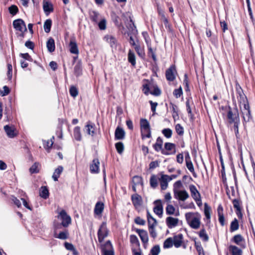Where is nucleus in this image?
<instances>
[{
  "label": "nucleus",
  "mask_w": 255,
  "mask_h": 255,
  "mask_svg": "<svg viewBox=\"0 0 255 255\" xmlns=\"http://www.w3.org/2000/svg\"><path fill=\"white\" fill-rule=\"evenodd\" d=\"M147 218L148 221V227L156 226L157 225V221L150 214L148 210H147Z\"/></svg>",
  "instance_id": "c756f323"
},
{
  "label": "nucleus",
  "mask_w": 255,
  "mask_h": 255,
  "mask_svg": "<svg viewBox=\"0 0 255 255\" xmlns=\"http://www.w3.org/2000/svg\"><path fill=\"white\" fill-rule=\"evenodd\" d=\"M160 251L159 245L154 246L150 250L149 255H158Z\"/></svg>",
  "instance_id": "8fccbe9b"
},
{
  "label": "nucleus",
  "mask_w": 255,
  "mask_h": 255,
  "mask_svg": "<svg viewBox=\"0 0 255 255\" xmlns=\"http://www.w3.org/2000/svg\"><path fill=\"white\" fill-rule=\"evenodd\" d=\"M158 178L155 175H152L150 178V185L153 188H155L158 185Z\"/></svg>",
  "instance_id": "c9c22d12"
},
{
  "label": "nucleus",
  "mask_w": 255,
  "mask_h": 255,
  "mask_svg": "<svg viewBox=\"0 0 255 255\" xmlns=\"http://www.w3.org/2000/svg\"><path fill=\"white\" fill-rule=\"evenodd\" d=\"M74 74L76 76H79L82 74V69L81 64L77 63L74 68Z\"/></svg>",
  "instance_id": "79ce46f5"
},
{
  "label": "nucleus",
  "mask_w": 255,
  "mask_h": 255,
  "mask_svg": "<svg viewBox=\"0 0 255 255\" xmlns=\"http://www.w3.org/2000/svg\"><path fill=\"white\" fill-rule=\"evenodd\" d=\"M186 110L188 114L189 117H190L191 119H192L193 117V115L192 113L191 108L190 105V100L189 99L187 100L186 102Z\"/></svg>",
  "instance_id": "4d7b16f0"
},
{
  "label": "nucleus",
  "mask_w": 255,
  "mask_h": 255,
  "mask_svg": "<svg viewBox=\"0 0 255 255\" xmlns=\"http://www.w3.org/2000/svg\"><path fill=\"white\" fill-rule=\"evenodd\" d=\"M13 26L16 30L19 31H27L24 21L21 19H17L13 21Z\"/></svg>",
  "instance_id": "9d476101"
},
{
  "label": "nucleus",
  "mask_w": 255,
  "mask_h": 255,
  "mask_svg": "<svg viewBox=\"0 0 255 255\" xmlns=\"http://www.w3.org/2000/svg\"><path fill=\"white\" fill-rule=\"evenodd\" d=\"M9 12L10 14L14 15H15L18 11V7L15 5H12L8 8Z\"/></svg>",
  "instance_id": "0e129e2a"
},
{
  "label": "nucleus",
  "mask_w": 255,
  "mask_h": 255,
  "mask_svg": "<svg viewBox=\"0 0 255 255\" xmlns=\"http://www.w3.org/2000/svg\"><path fill=\"white\" fill-rule=\"evenodd\" d=\"M109 231L107 228L106 223L103 222L98 231V241L102 243L105 238L108 236Z\"/></svg>",
  "instance_id": "7ed1b4c3"
},
{
  "label": "nucleus",
  "mask_w": 255,
  "mask_h": 255,
  "mask_svg": "<svg viewBox=\"0 0 255 255\" xmlns=\"http://www.w3.org/2000/svg\"><path fill=\"white\" fill-rule=\"evenodd\" d=\"M168 153V155L174 154L176 152L175 144L170 142H166L163 148Z\"/></svg>",
  "instance_id": "6ab92c4d"
},
{
  "label": "nucleus",
  "mask_w": 255,
  "mask_h": 255,
  "mask_svg": "<svg viewBox=\"0 0 255 255\" xmlns=\"http://www.w3.org/2000/svg\"><path fill=\"white\" fill-rule=\"evenodd\" d=\"M125 132L124 129L118 127L115 132V138L116 140H122L125 138Z\"/></svg>",
  "instance_id": "aec40b11"
},
{
  "label": "nucleus",
  "mask_w": 255,
  "mask_h": 255,
  "mask_svg": "<svg viewBox=\"0 0 255 255\" xmlns=\"http://www.w3.org/2000/svg\"><path fill=\"white\" fill-rule=\"evenodd\" d=\"M211 208L208 205L207 203H205L204 205V214L207 219H210Z\"/></svg>",
  "instance_id": "603ef678"
},
{
  "label": "nucleus",
  "mask_w": 255,
  "mask_h": 255,
  "mask_svg": "<svg viewBox=\"0 0 255 255\" xmlns=\"http://www.w3.org/2000/svg\"><path fill=\"white\" fill-rule=\"evenodd\" d=\"M176 72V67L174 65H171L165 72L166 79L169 81H173L175 79V73Z\"/></svg>",
  "instance_id": "9b49d317"
},
{
  "label": "nucleus",
  "mask_w": 255,
  "mask_h": 255,
  "mask_svg": "<svg viewBox=\"0 0 255 255\" xmlns=\"http://www.w3.org/2000/svg\"><path fill=\"white\" fill-rule=\"evenodd\" d=\"M63 227L62 223L54 222V233L58 232V231L62 229Z\"/></svg>",
  "instance_id": "338daca9"
},
{
  "label": "nucleus",
  "mask_w": 255,
  "mask_h": 255,
  "mask_svg": "<svg viewBox=\"0 0 255 255\" xmlns=\"http://www.w3.org/2000/svg\"><path fill=\"white\" fill-rule=\"evenodd\" d=\"M70 51L71 53L78 54L79 53L77 45L74 41H71L69 44Z\"/></svg>",
  "instance_id": "473e14b6"
},
{
  "label": "nucleus",
  "mask_w": 255,
  "mask_h": 255,
  "mask_svg": "<svg viewBox=\"0 0 255 255\" xmlns=\"http://www.w3.org/2000/svg\"><path fill=\"white\" fill-rule=\"evenodd\" d=\"M74 137L77 141H81L82 139V135L80 131V128L78 126L76 127L73 131Z\"/></svg>",
  "instance_id": "7c9ffc66"
},
{
  "label": "nucleus",
  "mask_w": 255,
  "mask_h": 255,
  "mask_svg": "<svg viewBox=\"0 0 255 255\" xmlns=\"http://www.w3.org/2000/svg\"><path fill=\"white\" fill-rule=\"evenodd\" d=\"M128 61L132 66L136 64L135 54L131 50H129L128 53Z\"/></svg>",
  "instance_id": "f704fd0d"
},
{
  "label": "nucleus",
  "mask_w": 255,
  "mask_h": 255,
  "mask_svg": "<svg viewBox=\"0 0 255 255\" xmlns=\"http://www.w3.org/2000/svg\"><path fill=\"white\" fill-rule=\"evenodd\" d=\"M51 25L52 20L50 19L46 20L43 25V28L46 33H49L50 31Z\"/></svg>",
  "instance_id": "ea45409f"
},
{
  "label": "nucleus",
  "mask_w": 255,
  "mask_h": 255,
  "mask_svg": "<svg viewBox=\"0 0 255 255\" xmlns=\"http://www.w3.org/2000/svg\"><path fill=\"white\" fill-rule=\"evenodd\" d=\"M156 206L153 208L155 214L161 217L163 214V206L160 200H157L154 202Z\"/></svg>",
  "instance_id": "2eb2a0df"
},
{
  "label": "nucleus",
  "mask_w": 255,
  "mask_h": 255,
  "mask_svg": "<svg viewBox=\"0 0 255 255\" xmlns=\"http://www.w3.org/2000/svg\"><path fill=\"white\" fill-rule=\"evenodd\" d=\"M101 249L102 255H115L113 245L109 240L101 245Z\"/></svg>",
  "instance_id": "f03ea898"
},
{
  "label": "nucleus",
  "mask_w": 255,
  "mask_h": 255,
  "mask_svg": "<svg viewBox=\"0 0 255 255\" xmlns=\"http://www.w3.org/2000/svg\"><path fill=\"white\" fill-rule=\"evenodd\" d=\"M173 239L172 238H167L164 242L163 248L168 249L171 248L173 245Z\"/></svg>",
  "instance_id": "c03bdc74"
},
{
  "label": "nucleus",
  "mask_w": 255,
  "mask_h": 255,
  "mask_svg": "<svg viewBox=\"0 0 255 255\" xmlns=\"http://www.w3.org/2000/svg\"><path fill=\"white\" fill-rule=\"evenodd\" d=\"M63 171V167L62 166H59L57 168L55 169L52 175V178L55 181H58V179Z\"/></svg>",
  "instance_id": "a878e982"
},
{
  "label": "nucleus",
  "mask_w": 255,
  "mask_h": 255,
  "mask_svg": "<svg viewBox=\"0 0 255 255\" xmlns=\"http://www.w3.org/2000/svg\"><path fill=\"white\" fill-rule=\"evenodd\" d=\"M232 241L236 244L240 245L241 243L244 241V238L241 235L238 234L233 237Z\"/></svg>",
  "instance_id": "09e8293b"
},
{
  "label": "nucleus",
  "mask_w": 255,
  "mask_h": 255,
  "mask_svg": "<svg viewBox=\"0 0 255 255\" xmlns=\"http://www.w3.org/2000/svg\"><path fill=\"white\" fill-rule=\"evenodd\" d=\"M69 232L67 229H64L63 231L59 232V233L55 232L54 233V237L60 240H66L69 238Z\"/></svg>",
  "instance_id": "412c9836"
},
{
  "label": "nucleus",
  "mask_w": 255,
  "mask_h": 255,
  "mask_svg": "<svg viewBox=\"0 0 255 255\" xmlns=\"http://www.w3.org/2000/svg\"><path fill=\"white\" fill-rule=\"evenodd\" d=\"M100 161L98 158H95L92 160L90 165V171L91 173L97 174L99 172Z\"/></svg>",
  "instance_id": "ddd939ff"
},
{
  "label": "nucleus",
  "mask_w": 255,
  "mask_h": 255,
  "mask_svg": "<svg viewBox=\"0 0 255 255\" xmlns=\"http://www.w3.org/2000/svg\"><path fill=\"white\" fill-rule=\"evenodd\" d=\"M158 180L160 182L161 190H165L167 188L168 182H169L168 175L162 174L160 178H158Z\"/></svg>",
  "instance_id": "dca6fc26"
},
{
  "label": "nucleus",
  "mask_w": 255,
  "mask_h": 255,
  "mask_svg": "<svg viewBox=\"0 0 255 255\" xmlns=\"http://www.w3.org/2000/svg\"><path fill=\"white\" fill-rule=\"evenodd\" d=\"M186 165L188 169L193 174L194 177H196L197 175L194 171V166L192 161H187Z\"/></svg>",
  "instance_id": "49530a36"
},
{
  "label": "nucleus",
  "mask_w": 255,
  "mask_h": 255,
  "mask_svg": "<svg viewBox=\"0 0 255 255\" xmlns=\"http://www.w3.org/2000/svg\"><path fill=\"white\" fill-rule=\"evenodd\" d=\"M229 250L232 255H242V250L235 246H230Z\"/></svg>",
  "instance_id": "2f4dec72"
},
{
  "label": "nucleus",
  "mask_w": 255,
  "mask_h": 255,
  "mask_svg": "<svg viewBox=\"0 0 255 255\" xmlns=\"http://www.w3.org/2000/svg\"><path fill=\"white\" fill-rule=\"evenodd\" d=\"M239 224L238 220L235 218L234 220L231 222L230 225V230L231 232H233L239 229Z\"/></svg>",
  "instance_id": "72a5a7b5"
},
{
  "label": "nucleus",
  "mask_w": 255,
  "mask_h": 255,
  "mask_svg": "<svg viewBox=\"0 0 255 255\" xmlns=\"http://www.w3.org/2000/svg\"><path fill=\"white\" fill-rule=\"evenodd\" d=\"M163 142L162 138L160 137H158L156 142L153 145V147L156 151H161L162 154L168 155V153L162 147Z\"/></svg>",
  "instance_id": "6e6552de"
},
{
  "label": "nucleus",
  "mask_w": 255,
  "mask_h": 255,
  "mask_svg": "<svg viewBox=\"0 0 255 255\" xmlns=\"http://www.w3.org/2000/svg\"><path fill=\"white\" fill-rule=\"evenodd\" d=\"M173 94L174 97L176 98H179L183 94L182 88L180 87L178 89H175L174 90Z\"/></svg>",
  "instance_id": "680f3d73"
},
{
  "label": "nucleus",
  "mask_w": 255,
  "mask_h": 255,
  "mask_svg": "<svg viewBox=\"0 0 255 255\" xmlns=\"http://www.w3.org/2000/svg\"><path fill=\"white\" fill-rule=\"evenodd\" d=\"M134 49L139 57H142L144 56L143 48L141 47L138 44L134 46Z\"/></svg>",
  "instance_id": "a18cd8bd"
},
{
  "label": "nucleus",
  "mask_w": 255,
  "mask_h": 255,
  "mask_svg": "<svg viewBox=\"0 0 255 255\" xmlns=\"http://www.w3.org/2000/svg\"><path fill=\"white\" fill-rule=\"evenodd\" d=\"M236 90L237 94V98L239 102L243 105L247 104L248 102L247 99L245 94L244 93L243 90L241 87L238 84L236 86Z\"/></svg>",
  "instance_id": "0eeeda50"
},
{
  "label": "nucleus",
  "mask_w": 255,
  "mask_h": 255,
  "mask_svg": "<svg viewBox=\"0 0 255 255\" xmlns=\"http://www.w3.org/2000/svg\"><path fill=\"white\" fill-rule=\"evenodd\" d=\"M179 220L172 217H168L166 219L167 226L170 229L176 227L178 223Z\"/></svg>",
  "instance_id": "5701e85b"
},
{
  "label": "nucleus",
  "mask_w": 255,
  "mask_h": 255,
  "mask_svg": "<svg viewBox=\"0 0 255 255\" xmlns=\"http://www.w3.org/2000/svg\"><path fill=\"white\" fill-rule=\"evenodd\" d=\"M46 46L49 52H52L55 50V41L53 38H50L46 43Z\"/></svg>",
  "instance_id": "bb28decb"
},
{
  "label": "nucleus",
  "mask_w": 255,
  "mask_h": 255,
  "mask_svg": "<svg viewBox=\"0 0 255 255\" xmlns=\"http://www.w3.org/2000/svg\"><path fill=\"white\" fill-rule=\"evenodd\" d=\"M174 197L179 201H184L189 197V195L185 190H175Z\"/></svg>",
  "instance_id": "1a4fd4ad"
},
{
  "label": "nucleus",
  "mask_w": 255,
  "mask_h": 255,
  "mask_svg": "<svg viewBox=\"0 0 255 255\" xmlns=\"http://www.w3.org/2000/svg\"><path fill=\"white\" fill-rule=\"evenodd\" d=\"M175 212V208L172 205H168L166 208V212L167 215H173Z\"/></svg>",
  "instance_id": "e2e57ef3"
},
{
  "label": "nucleus",
  "mask_w": 255,
  "mask_h": 255,
  "mask_svg": "<svg viewBox=\"0 0 255 255\" xmlns=\"http://www.w3.org/2000/svg\"><path fill=\"white\" fill-rule=\"evenodd\" d=\"M199 236L204 242H207L209 240V237L206 233V230L204 228L202 229L199 232Z\"/></svg>",
  "instance_id": "58836bf2"
},
{
  "label": "nucleus",
  "mask_w": 255,
  "mask_h": 255,
  "mask_svg": "<svg viewBox=\"0 0 255 255\" xmlns=\"http://www.w3.org/2000/svg\"><path fill=\"white\" fill-rule=\"evenodd\" d=\"M195 246L196 250L198 253L199 255H201V253H203V255H205V254L204 253L203 249L200 243H195Z\"/></svg>",
  "instance_id": "774afa93"
},
{
  "label": "nucleus",
  "mask_w": 255,
  "mask_h": 255,
  "mask_svg": "<svg viewBox=\"0 0 255 255\" xmlns=\"http://www.w3.org/2000/svg\"><path fill=\"white\" fill-rule=\"evenodd\" d=\"M140 130L144 129L150 128V125L148 121L145 119H141L140 120Z\"/></svg>",
  "instance_id": "e433bc0d"
},
{
  "label": "nucleus",
  "mask_w": 255,
  "mask_h": 255,
  "mask_svg": "<svg viewBox=\"0 0 255 255\" xmlns=\"http://www.w3.org/2000/svg\"><path fill=\"white\" fill-rule=\"evenodd\" d=\"M185 218L188 224L192 229H198L200 227L201 216L198 213H187Z\"/></svg>",
  "instance_id": "f257e3e1"
},
{
  "label": "nucleus",
  "mask_w": 255,
  "mask_h": 255,
  "mask_svg": "<svg viewBox=\"0 0 255 255\" xmlns=\"http://www.w3.org/2000/svg\"><path fill=\"white\" fill-rule=\"evenodd\" d=\"M243 118L245 123L250 122L252 119L250 106L248 103L244 104L243 108L242 109Z\"/></svg>",
  "instance_id": "423d86ee"
},
{
  "label": "nucleus",
  "mask_w": 255,
  "mask_h": 255,
  "mask_svg": "<svg viewBox=\"0 0 255 255\" xmlns=\"http://www.w3.org/2000/svg\"><path fill=\"white\" fill-rule=\"evenodd\" d=\"M104 39L110 44L112 48H117L118 42L115 37L111 35H107L104 37Z\"/></svg>",
  "instance_id": "f3484780"
},
{
  "label": "nucleus",
  "mask_w": 255,
  "mask_h": 255,
  "mask_svg": "<svg viewBox=\"0 0 255 255\" xmlns=\"http://www.w3.org/2000/svg\"><path fill=\"white\" fill-rule=\"evenodd\" d=\"M43 8L46 14L53 11V5L48 1H44Z\"/></svg>",
  "instance_id": "393cba45"
},
{
  "label": "nucleus",
  "mask_w": 255,
  "mask_h": 255,
  "mask_svg": "<svg viewBox=\"0 0 255 255\" xmlns=\"http://www.w3.org/2000/svg\"><path fill=\"white\" fill-rule=\"evenodd\" d=\"M153 91H151L150 92V93L151 95H154V96H159L161 94V91L159 89V88L157 87V86H156V85L154 86L153 87Z\"/></svg>",
  "instance_id": "052dcab7"
},
{
  "label": "nucleus",
  "mask_w": 255,
  "mask_h": 255,
  "mask_svg": "<svg viewBox=\"0 0 255 255\" xmlns=\"http://www.w3.org/2000/svg\"><path fill=\"white\" fill-rule=\"evenodd\" d=\"M4 129L9 137L12 138L15 136L14 128L12 127L6 125L4 127Z\"/></svg>",
  "instance_id": "cd10ccee"
},
{
  "label": "nucleus",
  "mask_w": 255,
  "mask_h": 255,
  "mask_svg": "<svg viewBox=\"0 0 255 255\" xmlns=\"http://www.w3.org/2000/svg\"><path fill=\"white\" fill-rule=\"evenodd\" d=\"M91 19L95 22H97L99 19V13L96 11H92L90 13Z\"/></svg>",
  "instance_id": "de8ad7c7"
},
{
  "label": "nucleus",
  "mask_w": 255,
  "mask_h": 255,
  "mask_svg": "<svg viewBox=\"0 0 255 255\" xmlns=\"http://www.w3.org/2000/svg\"><path fill=\"white\" fill-rule=\"evenodd\" d=\"M104 209V204L101 202H98L95 205L94 209V213L96 215H100L103 212Z\"/></svg>",
  "instance_id": "b1692460"
},
{
  "label": "nucleus",
  "mask_w": 255,
  "mask_h": 255,
  "mask_svg": "<svg viewBox=\"0 0 255 255\" xmlns=\"http://www.w3.org/2000/svg\"><path fill=\"white\" fill-rule=\"evenodd\" d=\"M40 196L46 199L49 197V191L46 186H42L40 190Z\"/></svg>",
  "instance_id": "4c0bfd02"
},
{
  "label": "nucleus",
  "mask_w": 255,
  "mask_h": 255,
  "mask_svg": "<svg viewBox=\"0 0 255 255\" xmlns=\"http://www.w3.org/2000/svg\"><path fill=\"white\" fill-rule=\"evenodd\" d=\"M116 148L119 154H122L124 150V145L123 142H118L115 144Z\"/></svg>",
  "instance_id": "3c124183"
},
{
  "label": "nucleus",
  "mask_w": 255,
  "mask_h": 255,
  "mask_svg": "<svg viewBox=\"0 0 255 255\" xmlns=\"http://www.w3.org/2000/svg\"><path fill=\"white\" fill-rule=\"evenodd\" d=\"M58 218L61 221L64 228H66L71 223V218L64 210L61 211L58 216Z\"/></svg>",
  "instance_id": "39448f33"
},
{
  "label": "nucleus",
  "mask_w": 255,
  "mask_h": 255,
  "mask_svg": "<svg viewBox=\"0 0 255 255\" xmlns=\"http://www.w3.org/2000/svg\"><path fill=\"white\" fill-rule=\"evenodd\" d=\"M132 188L134 192H136V188L137 186H140L142 188L143 181L142 178L140 176L137 175L133 176L132 180Z\"/></svg>",
  "instance_id": "4468645a"
},
{
  "label": "nucleus",
  "mask_w": 255,
  "mask_h": 255,
  "mask_svg": "<svg viewBox=\"0 0 255 255\" xmlns=\"http://www.w3.org/2000/svg\"><path fill=\"white\" fill-rule=\"evenodd\" d=\"M141 135L142 139H144L145 137L150 138L151 136L150 128L141 130Z\"/></svg>",
  "instance_id": "a19ab883"
},
{
  "label": "nucleus",
  "mask_w": 255,
  "mask_h": 255,
  "mask_svg": "<svg viewBox=\"0 0 255 255\" xmlns=\"http://www.w3.org/2000/svg\"><path fill=\"white\" fill-rule=\"evenodd\" d=\"M227 118L229 124H233V123L240 120L239 115L237 109H235L233 112L230 107H228L227 112Z\"/></svg>",
  "instance_id": "20e7f679"
},
{
  "label": "nucleus",
  "mask_w": 255,
  "mask_h": 255,
  "mask_svg": "<svg viewBox=\"0 0 255 255\" xmlns=\"http://www.w3.org/2000/svg\"><path fill=\"white\" fill-rule=\"evenodd\" d=\"M189 189L191 193V195L195 201H200L201 197V195L196 186L193 184L190 185Z\"/></svg>",
  "instance_id": "f8f14e48"
},
{
  "label": "nucleus",
  "mask_w": 255,
  "mask_h": 255,
  "mask_svg": "<svg viewBox=\"0 0 255 255\" xmlns=\"http://www.w3.org/2000/svg\"><path fill=\"white\" fill-rule=\"evenodd\" d=\"M85 129L86 131V132L89 134L91 135L92 136H93L95 133L94 131V126L89 124H88L85 126Z\"/></svg>",
  "instance_id": "37998d69"
},
{
  "label": "nucleus",
  "mask_w": 255,
  "mask_h": 255,
  "mask_svg": "<svg viewBox=\"0 0 255 255\" xmlns=\"http://www.w3.org/2000/svg\"><path fill=\"white\" fill-rule=\"evenodd\" d=\"M129 239H130V242L131 244H134L137 246H139V241H138L137 237L135 235H130L129 237Z\"/></svg>",
  "instance_id": "13d9d810"
},
{
  "label": "nucleus",
  "mask_w": 255,
  "mask_h": 255,
  "mask_svg": "<svg viewBox=\"0 0 255 255\" xmlns=\"http://www.w3.org/2000/svg\"><path fill=\"white\" fill-rule=\"evenodd\" d=\"M172 239L174 246L178 248L181 246L183 243V236L182 234H179L174 236Z\"/></svg>",
  "instance_id": "4be33fe9"
},
{
  "label": "nucleus",
  "mask_w": 255,
  "mask_h": 255,
  "mask_svg": "<svg viewBox=\"0 0 255 255\" xmlns=\"http://www.w3.org/2000/svg\"><path fill=\"white\" fill-rule=\"evenodd\" d=\"M175 130L177 133L179 135H182L184 134V128L179 124L175 126Z\"/></svg>",
  "instance_id": "bf43d9fd"
},
{
  "label": "nucleus",
  "mask_w": 255,
  "mask_h": 255,
  "mask_svg": "<svg viewBox=\"0 0 255 255\" xmlns=\"http://www.w3.org/2000/svg\"><path fill=\"white\" fill-rule=\"evenodd\" d=\"M155 226H151L148 227V230H149V232L150 235L151 237H152L154 239L157 236V233L155 230Z\"/></svg>",
  "instance_id": "69168bd1"
},
{
  "label": "nucleus",
  "mask_w": 255,
  "mask_h": 255,
  "mask_svg": "<svg viewBox=\"0 0 255 255\" xmlns=\"http://www.w3.org/2000/svg\"><path fill=\"white\" fill-rule=\"evenodd\" d=\"M135 231L138 234L143 244L147 243V242L148 241V237L147 232L144 230L138 229H136L135 230Z\"/></svg>",
  "instance_id": "a211bd4d"
},
{
  "label": "nucleus",
  "mask_w": 255,
  "mask_h": 255,
  "mask_svg": "<svg viewBox=\"0 0 255 255\" xmlns=\"http://www.w3.org/2000/svg\"><path fill=\"white\" fill-rule=\"evenodd\" d=\"M69 93L72 97L75 98L78 94V90L75 86H72L69 89Z\"/></svg>",
  "instance_id": "5fc2aeb1"
},
{
  "label": "nucleus",
  "mask_w": 255,
  "mask_h": 255,
  "mask_svg": "<svg viewBox=\"0 0 255 255\" xmlns=\"http://www.w3.org/2000/svg\"><path fill=\"white\" fill-rule=\"evenodd\" d=\"M246 2L247 4L248 10L249 12V15L253 22L255 21V19L253 16V14L252 12V10L251 7V3L250 0H246Z\"/></svg>",
  "instance_id": "6e6d98bb"
},
{
  "label": "nucleus",
  "mask_w": 255,
  "mask_h": 255,
  "mask_svg": "<svg viewBox=\"0 0 255 255\" xmlns=\"http://www.w3.org/2000/svg\"><path fill=\"white\" fill-rule=\"evenodd\" d=\"M162 134L166 137V138H170L172 134V130L169 128H164L162 130Z\"/></svg>",
  "instance_id": "864d4df0"
},
{
  "label": "nucleus",
  "mask_w": 255,
  "mask_h": 255,
  "mask_svg": "<svg viewBox=\"0 0 255 255\" xmlns=\"http://www.w3.org/2000/svg\"><path fill=\"white\" fill-rule=\"evenodd\" d=\"M132 203L135 207L139 206L141 205V197L137 194H134L131 196Z\"/></svg>",
  "instance_id": "c85d7f7f"
}]
</instances>
